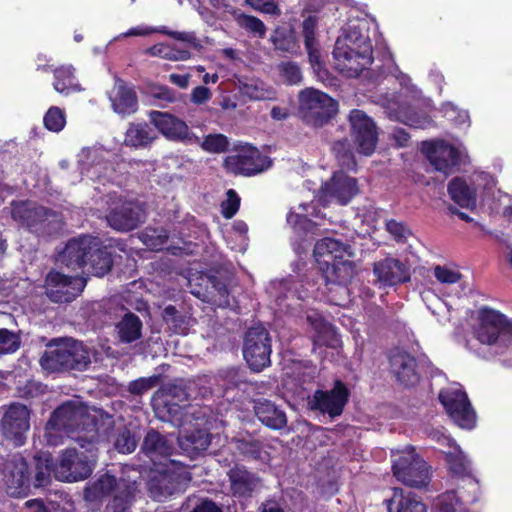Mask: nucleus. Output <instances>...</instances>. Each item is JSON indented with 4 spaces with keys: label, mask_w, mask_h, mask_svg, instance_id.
Segmentation results:
<instances>
[{
    "label": "nucleus",
    "mask_w": 512,
    "mask_h": 512,
    "mask_svg": "<svg viewBox=\"0 0 512 512\" xmlns=\"http://www.w3.org/2000/svg\"><path fill=\"white\" fill-rule=\"evenodd\" d=\"M143 217V210L137 203L123 202L109 209L106 221L115 231L130 232L140 226Z\"/></svg>",
    "instance_id": "nucleus-21"
},
{
    "label": "nucleus",
    "mask_w": 512,
    "mask_h": 512,
    "mask_svg": "<svg viewBox=\"0 0 512 512\" xmlns=\"http://www.w3.org/2000/svg\"><path fill=\"white\" fill-rule=\"evenodd\" d=\"M434 276L439 282L446 284H454L461 279V274L459 272L444 266H436L434 269Z\"/></svg>",
    "instance_id": "nucleus-54"
},
{
    "label": "nucleus",
    "mask_w": 512,
    "mask_h": 512,
    "mask_svg": "<svg viewBox=\"0 0 512 512\" xmlns=\"http://www.w3.org/2000/svg\"><path fill=\"white\" fill-rule=\"evenodd\" d=\"M190 512H223L222 508L209 498H202Z\"/></svg>",
    "instance_id": "nucleus-61"
},
{
    "label": "nucleus",
    "mask_w": 512,
    "mask_h": 512,
    "mask_svg": "<svg viewBox=\"0 0 512 512\" xmlns=\"http://www.w3.org/2000/svg\"><path fill=\"white\" fill-rule=\"evenodd\" d=\"M190 480L189 473L185 471H167L161 474L158 480L161 495L168 496L184 491Z\"/></svg>",
    "instance_id": "nucleus-40"
},
{
    "label": "nucleus",
    "mask_w": 512,
    "mask_h": 512,
    "mask_svg": "<svg viewBox=\"0 0 512 512\" xmlns=\"http://www.w3.org/2000/svg\"><path fill=\"white\" fill-rule=\"evenodd\" d=\"M91 245V235H80L70 239L59 254V262L71 270L83 269L87 265L89 251L93 248Z\"/></svg>",
    "instance_id": "nucleus-23"
},
{
    "label": "nucleus",
    "mask_w": 512,
    "mask_h": 512,
    "mask_svg": "<svg viewBox=\"0 0 512 512\" xmlns=\"http://www.w3.org/2000/svg\"><path fill=\"white\" fill-rule=\"evenodd\" d=\"M43 122L49 131L60 132L66 123L65 114L59 107L52 106L45 113Z\"/></svg>",
    "instance_id": "nucleus-49"
},
{
    "label": "nucleus",
    "mask_w": 512,
    "mask_h": 512,
    "mask_svg": "<svg viewBox=\"0 0 512 512\" xmlns=\"http://www.w3.org/2000/svg\"><path fill=\"white\" fill-rule=\"evenodd\" d=\"M93 471L91 462L86 456L80 455L75 448L66 449L56 465L53 462L52 472L60 481L77 482L88 478Z\"/></svg>",
    "instance_id": "nucleus-15"
},
{
    "label": "nucleus",
    "mask_w": 512,
    "mask_h": 512,
    "mask_svg": "<svg viewBox=\"0 0 512 512\" xmlns=\"http://www.w3.org/2000/svg\"><path fill=\"white\" fill-rule=\"evenodd\" d=\"M151 96L166 103H174L177 100L176 91L163 85L153 87Z\"/></svg>",
    "instance_id": "nucleus-55"
},
{
    "label": "nucleus",
    "mask_w": 512,
    "mask_h": 512,
    "mask_svg": "<svg viewBox=\"0 0 512 512\" xmlns=\"http://www.w3.org/2000/svg\"><path fill=\"white\" fill-rule=\"evenodd\" d=\"M448 193L450 198L462 208L473 209L476 206V190L463 178H453L448 184Z\"/></svg>",
    "instance_id": "nucleus-37"
},
{
    "label": "nucleus",
    "mask_w": 512,
    "mask_h": 512,
    "mask_svg": "<svg viewBox=\"0 0 512 512\" xmlns=\"http://www.w3.org/2000/svg\"><path fill=\"white\" fill-rule=\"evenodd\" d=\"M21 346V337L18 333L7 328H0V356L13 354Z\"/></svg>",
    "instance_id": "nucleus-46"
},
{
    "label": "nucleus",
    "mask_w": 512,
    "mask_h": 512,
    "mask_svg": "<svg viewBox=\"0 0 512 512\" xmlns=\"http://www.w3.org/2000/svg\"><path fill=\"white\" fill-rule=\"evenodd\" d=\"M136 498L135 482L120 480V486L113 493L105 507V512H132V506Z\"/></svg>",
    "instance_id": "nucleus-34"
},
{
    "label": "nucleus",
    "mask_w": 512,
    "mask_h": 512,
    "mask_svg": "<svg viewBox=\"0 0 512 512\" xmlns=\"http://www.w3.org/2000/svg\"><path fill=\"white\" fill-rule=\"evenodd\" d=\"M303 37H304V45L309 46L312 41H316L315 38V28H316V20L314 17L309 16L303 21Z\"/></svg>",
    "instance_id": "nucleus-57"
},
{
    "label": "nucleus",
    "mask_w": 512,
    "mask_h": 512,
    "mask_svg": "<svg viewBox=\"0 0 512 512\" xmlns=\"http://www.w3.org/2000/svg\"><path fill=\"white\" fill-rule=\"evenodd\" d=\"M237 453L245 460L266 462L270 459V454L266 451L262 440L251 435L233 438Z\"/></svg>",
    "instance_id": "nucleus-32"
},
{
    "label": "nucleus",
    "mask_w": 512,
    "mask_h": 512,
    "mask_svg": "<svg viewBox=\"0 0 512 512\" xmlns=\"http://www.w3.org/2000/svg\"><path fill=\"white\" fill-rule=\"evenodd\" d=\"M354 144L355 143L347 137L333 142L331 151L337 161L338 166L340 167V170L347 172L357 171Z\"/></svg>",
    "instance_id": "nucleus-36"
},
{
    "label": "nucleus",
    "mask_w": 512,
    "mask_h": 512,
    "mask_svg": "<svg viewBox=\"0 0 512 512\" xmlns=\"http://www.w3.org/2000/svg\"><path fill=\"white\" fill-rule=\"evenodd\" d=\"M438 399L451 419L462 428L475 426L476 415L467 394L461 390H441Z\"/></svg>",
    "instance_id": "nucleus-14"
},
{
    "label": "nucleus",
    "mask_w": 512,
    "mask_h": 512,
    "mask_svg": "<svg viewBox=\"0 0 512 512\" xmlns=\"http://www.w3.org/2000/svg\"><path fill=\"white\" fill-rule=\"evenodd\" d=\"M308 53L309 61L314 69L320 70L322 67L321 54L316 45V41H312L309 46H305Z\"/></svg>",
    "instance_id": "nucleus-62"
},
{
    "label": "nucleus",
    "mask_w": 512,
    "mask_h": 512,
    "mask_svg": "<svg viewBox=\"0 0 512 512\" xmlns=\"http://www.w3.org/2000/svg\"><path fill=\"white\" fill-rule=\"evenodd\" d=\"M156 138V134L147 123H130L125 133L124 143L128 147L146 148L150 146Z\"/></svg>",
    "instance_id": "nucleus-38"
},
{
    "label": "nucleus",
    "mask_w": 512,
    "mask_h": 512,
    "mask_svg": "<svg viewBox=\"0 0 512 512\" xmlns=\"http://www.w3.org/2000/svg\"><path fill=\"white\" fill-rule=\"evenodd\" d=\"M479 340L489 345L495 344L500 337L512 336V322L497 310L482 307L479 310Z\"/></svg>",
    "instance_id": "nucleus-17"
},
{
    "label": "nucleus",
    "mask_w": 512,
    "mask_h": 512,
    "mask_svg": "<svg viewBox=\"0 0 512 512\" xmlns=\"http://www.w3.org/2000/svg\"><path fill=\"white\" fill-rule=\"evenodd\" d=\"M202 280L206 281L203 301L222 308L230 305V292L228 290L227 281L223 279V277L210 274L206 275Z\"/></svg>",
    "instance_id": "nucleus-31"
},
{
    "label": "nucleus",
    "mask_w": 512,
    "mask_h": 512,
    "mask_svg": "<svg viewBox=\"0 0 512 512\" xmlns=\"http://www.w3.org/2000/svg\"><path fill=\"white\" fill-rule=\"evenodd\" d=\"M445 460L453 476L462 479L467 478L473 486L477 484L471 473L470 462L460 449L447 453Z\"/></svg>",
    "instance_id": "nucleus-41"
},
{
    "label": "nucleus",
    "mask_w": 512,
    "mask_h": 512,
    "mask_svg": "<svg viewBox=\"0 0 512 512\" xmlns=\"http://www.w3.org/2000/svg\"><path fill=\"white\" fill-rule=\"evenodd\" d=\"M142 321L133 312H127L116 324V329L120 342L130 344L142 336Z\"/></svg>",
    "instance_id": "nucleus-39"
},
{
    "label": "nucleus",
    "mask_w": 512,
    "mask_h": 512,
    "mask_svg": "<svg viewBox=\"0 0 512 512\" xmlns=\"http://www.w3.org/2000/svg\"><path fill=\"white\" fill-rule=\"evenodd\" d=\"M392 471L397 480L406 486L422 488L430 482L429 466L414 447L407 448L397 456Z\"/></svg>",
    "instance_id": "nucleus-8"
},
{
    "label": "nucleus",
    "mask_w": 512,
    "mask_h": 512,
    "mask_svg": "<svg viewBox=\"0 0 512 512\" xmlns=\"http://www.w3.org/2000/svg\"><path fill=\"white\" fill-rule=\"evenodd\" d=\"M92 246L93 248L89 251L87 265L90 266L91 273L94 276L103 277L112 270L114 248L125 252L127 245L121 239L114 240V244L104 245L98 237L93 236Z\"/></svg>",
    "instance_id": "nucleus-20"
},
{
    "label": "nucleus",
    "mask_w": 512,
    "mask_h": 512,
    "mask_svg": "<svg viewBox=\"0 0 512 512\" xmlns=\"http://www.w3.org/2000/svg\"><path fill=\"white\" fill-rule=\"evenodd\" d=\"M271 337L262 326L251 327L244 337L243 356L248 366L255 372H260L271 363Z\"/></svg>",
    "instance_id": "nucleus-9"
},
{
    "label": "nucleus",
    "mask_w": 512,
    "mask_h": 512,
    "mask_svg": "<svg viewBox=\"0 0 512 512\" xmlns=\"http://www.w3.org/2000/svg\"><path fill=\"white\" fill-rule=\"evenodd\" d=\"M254 413L257 419L271 430H282L287 425V416L283 409L268 399L254 400Z\"/></svg>",
    "instance_id": "nucleus-28"
},
{
    "label": "nucleus",
    "mask_w": 512,
    "mask_h": 512,
    "mask_svg": "<svg viewBox=\"0 0 512 512\" xmlns=\"http://www.w3.org/2000/svg\"><path fill=\"white\" fill-rule=\"evenodd\" d=\"M455 496V492H448L439 499V510L438 512H456L453 504L446 502V499H452Z\"/></svg>",
    "instance_id": "nucleus-64"
},
{
    "label": "nucleus",
    "mask_w": 512,
    "mask_h": 512,
    "mask_svg": "<svg viewBox=\"0 0 512 512\" xmlns=\"http://www.w3.org/2000/svg\"><path fill=\"white\" fill-rule=\"evenodd\" d=\"M53 75V87L58 93L68 95L71 91L75 89L74 70L71 67H58L54 69Z\"/></svg>",
    "instance_id": "nucleus-43"
},
{
    "label": "nucleus",
    "mask_w": 512,
    "mask_h": 512,
    "mask_svg": "<svg viewBox=\"0 0 512 512\" xmlns=\"http://www.w3.org/2000/svg\"><path fill=\"white\" fill-rule=\"evenodd\" d=\"M349 123L353 142L357 144V152L365 156L374 153L378 142L376 125L364 111L353 109L349 114Z\"/></svg>",
    "instance_id": "nucleus-13"
},
{
    "label": "nucleus",
    "mask_w": 512,
    "mask_h": 512,
    "mask_svg": "<svg viewBox=\"0 0 512 512\" xmlns=\"http://www.w3.org/2000/svg\"><path fill=\"white\" fill-rule=\"evenodd\" d=\"M218 377L223 382L225 390L240 388L241 385L247 383L245 372L237 367L221 369Z\"/></svg>",
    "instance_id": "nucleus-44"
},
{
    "label": "nucleus",
    "mask_w": 512,
    "mask_h": 512,
    "mask_svg": "<svg viewBox=\"0 0 512 512\" xmlns=\"http://www.w3.org/2000/svg\"><path fill=\"white\" fill-rule=\"evenodd\" d=\"M120 486V480L106 472L99 475L93 482L87 484L84 489V498L86 501H101L112 493L116 492Z\"/></svg>",
    "instance_id": "nucleus-33"
},
{
    "label": "nucleus",
    "mask_w": 512,
    "mask_h": 512,
    "mask_svg": "<svg viewBox=\"0 0 512 512\" xmlns=\"http://www.w3.org/2000/svg\"><path fill=\"white\" fill-rule=\"evenodd\" d=\"M350 391L345 383L336 380L329 391L317 389L310 401L311 409L322 414H328L331 418L340 416L349 401Z\"/></svg>",
    "instance_id": "nucleus-16"
},
{
    "label": "nucleus",
    "mask_w": 512,
    "mask_h": 512,
    "mask_svg": "<svg viewBox=\"0 0 512 512\" xmlns=\"http://www.w3.org/2000/svg\"><path fill=\"white\" fill-rule=\"evenodd\" d=\"M137 439L128 428H119L115 435L114 448L122 454H130L137 447Z\"/></svg>",
    "instance_id": "nucleus-45"
},
{
    "label": "nucleus",
    "mask_w": 512,
    "mask_h": 512,
    "mask_svg": "<svg viewBox=\"0 0 512 512\" xmlns=\"http://www.w3.org/2000/svg\"><path fill=\"white\" fill-rule=\"evenodd\" d=\"M142 452L152 461L158 458H169L173 454V444L160 432L149 429L144 437Z\"/></svg>",
    "instance_id": "nucleus-30"
},
{
    "label": "nucleus",
    "mask_w": 512,
    "mask_h": 512,
    "mask_svg": "<svg viewBox=\"0 0 512 512\" xmlns=\"http://www.w3.org/2000/svg\"><path fill=\"white\" fill-rule=\"evenodd\" d=\"M10 214L20 227L38 237L54 236L64 225L60 212L29 199L11 201Z\"/></svg>",
    "instance_id": "nucleus-5"
},
{
    "label": "nucleus",
    "mask_w": 512,
    "mask_h": 512,
    "mask_svg": "<svg viewBox=\"0 0 512 512\" xmlns=\"http://www.w3.org/2000/svg\"><path fill=\"white\" fill-rule=\"evenodd\" d=\"M335 66L348 78H357L373 62L370 24L366 18L349 19L333 50Z\"/></svg>",
    "instance_id": "nucleus-2"
},
{
    "label": "nucleus",
    "mask_w": 512,
    "mask_h": 512,
    "mask_svg": "<svg viewBox=\"0 0 512 512\" xmlns=\"http://www.w3.org/2000/svg\"><path fill=\"white\" fill-rule=\"evenodd\" d=\"M279 76L289 85L299 84L302 80V72L295 62H281L277 66Z\"/></svg>",
    "instance_id": "nucleus-48"
},
{
    "label": "nucleus",
    "mask_w": 512,
    "mask_h": 512,
    "mask_svg": "<svg viewBox=\"0 0 512 512\" xmlns=\"http://www.w3.org/2000/svg\"><path fill=\"white\" fill-rule=\"evenodd\" d=\"M392 496L384 500L388 512H427L426 505L412 492L393 488Z\"/></svg>",
    "instance_id": "nucleus-29"
},
{
    "label": "nucleus",
    "mask_w": 512,
    "mask_h": 512,
    "mask_svg": "<svg viewBox=\"0 0 512 512\" xmlns=\"http://www.w3.org/2000/svg\"><path fill=\"white\" fill-rule=\"evenodd\" d=\"M30 409L19 402L8 405L1 418V428L6 439L15 446H22L30 429Z\"/></svg>",
    "instance_id": "nucleus-12"
},
{
    "label": "nucleus",
    "mask_w": 512,
    "mask_h": 512,
    "mask_svg": "<svg viewBox=\"0 0 512 512\" xmlns=\"http://www.w3.org/2000/svg\"><path fill=\"white\" fill-rule=\"evenodd\" d=\"M230 491L233 497L239 500H247L260 486V477L249 471L245 466L235 465L228 473Z\"/></svg>",
    "instance_id": "nucleus-25"
},
{
    "label": "nucleus",
    "mask_w": 512,
    "mask_h": 512,
    "mask_svg": "<svg viewBox=\"0 0 512 512\" xmlns=\"http://www.w3.org/2000/svg\"><path fill=\"white\" fill-rule=\"evenodd\" d=\"M240 27L252 33L255 37L264 38L266 34V26L264 22L256 16L241 14L237 18Z\"/></svg>",
    "instance_id": "nucleus-47"
},
{
    "label": "nucleus",
    "mask_w": 512,
    "mask_h": 512,
    "mask_svg": "<svg viewBox=\"0 0 512 512\" xmlns=\"http://www.w3.org/2000/svg\"><path fill=\"white\" fill-rule=\"evenodd\" d=\"M273 44L276 50L283 52H292L296 47V42L291 36H279L273 39Z\"/></svg>",
    "instance_id": "nucleus-60"
},
{
    "label": "nucleus",
    "mask_w": 512,
    "mask_h": 512,
    "mask_svg": "<svg viewBox=\"0 0 512 512\" xmlns=\"http://www.w3.org/2000/svg\"><path fill=\"white\" fill-rule=\"evenodd\" d=\"M247 4L264 13L274 14L278 6L273 0H246Z\"/></svg>",
    "instance_id": "nucleus-58"
},
{
    "label": "nucleus",
    "mask_w": 512,
    "mask_h": 512,
    "mask_svg": "<svg viewBox=\"0 0 512 512\" xmlns=\"http://www.w3.org/2000/svg\"><path fill=\"white\" fill-rule=\"evenodd\" d=\"M212 93L209 88L205 86H197L191 92V102L196 105H201L209 101Z\"/></svg>",
    "instance_id": "nucleus-59"
},
{
    "label": "nucleus",
    "mask_w": 512,
    "mask_h": 512,
    "mask_svg": "<svg viewBox=\"0 0 512 512\" xmlns=\"http://www.w3.org/2000/svg\"><path fill=\"white\" fill-rule=\"evenodd\" d=\"M45 436L51 445H58L63 437L70 438L95 457L99 441L98 420L82 403L69 400L51 413L45 425Z\"/></svg>",
    "instance_id": "nucleus-1"
},
{
    "label": "nucleus",
    "mask_w": 512,
    "mask_h": 512,
    "mask_svg": "<svg viewBox=\"0 0 512 512\" xmlns=\"http://www.w3.org/2000/svg\"><path fill=\"white\" fill-rule=\"evenodd\" d=\"M287 222L290 226H292L295 230L299 231H309L313 222L308 218L307 215L289 212L287 215Z\"/></svg>",
    "instance_id": "nucleus-53"
},
{
    "label": "nucleus",
    "mask_w": 512,
    "mask_h": 512,
    "mask_svg": "<svg viewBox=\"0 0 512 512\" xmlns=\"http://www.w3.org/2000/svg\"><path fill=\"white\" fill-rule=\"evenodd\" d=\"M338 112V103L328 94L310 88L299 94V114L303 122L319 128L327 124Z\"/></svg>",
    "instance_id": "nucleus-7"
},
{
    "label": "nucleus",
    "mask_w": 512,
    "mask_h": 512,
    "mask_svg": "<svg viewBox=\"0 0 512 512\" xmlns=\"http://www.w3.org/2000/svg\"><path fill=\"white\" fill-rule=\"evenodd\" d=\"M150 122L168 140H190V129L185 121L168 112L153 110L149 113Z\"/></svg>",
    "instance_id": "nucleus-24"
},
{
    "label": "nucleus",
    "mask_w": 512,
    "mask_h": 512,
    "mask_svg": "<svg viewBox=\"0 0 512 512\" xmlns=\"http://www.w3.org/2000/svg\"><path fill=\"white\" fill-rule=\"evenodd\" d=\"M348 249L349 245L330 237L322 238L315 243L313 254L327 284H342L346 281V276L342 272L351 269V262L343 259Z\"/></svg>",
    "instance_id": "nucleus-6"
},
{
    "label": "nucleus",
    "mask_w": 512,
    "mask_h": 512,
    "mask_svg": "<svg viewBox=\"0 0 512 512\" xmlns=\"http://www.w3.org/2000/svg\"><path fill=\"white\" fill-rule=\"evenodd\" d=\"M158 382V375H153L150 377H141L131 381L128 384V391L132 395L140 396L154 388L158 384Z\"/></svg>",
    "instance_id": "nucleus-51"
},
{
    "label": "nucleus",
    "mask_w": 512,
    "mask_h": 512,
    "mask_svg": "<svg viewBox=\"0 0 512 512\" xmlns=\"http://www.w3.org/2000/svg\"><path fill=\"white\" fill-rule=\"evenodd\" d=\"M390 371L396 380L405 387H413L420 380L417 371V361L414 356L400 349L389 355Z\"/></svg>",
    "instance_id": "nucleus-22"
},
{
    "label": "nucleus",
    "mask_w": 512,
    "mask_h": 512,
    "mask_svg": "<svg viewBox=\"0 0 512 512\" xmlns=\"http://www.w3.org/2000/svg\"><path fill=\"white\" fill-rule=\"evenodd\" d=\"M308 320L311 321V324L313 325L314 329L319 333L323 335H331L333 334V326L326 322L323 319H316L315 321H312L311 317H308Z\"/></svg>",
    "instance_id": "nucleus-63"
},
{
    "label": "nucleus",
    "mask_w": 512,
    "mask_h": 512,
    "mask_svg": "<svg viewBox=\"0 0 512 512\" xmlns=\"http://www.w3.org/2000/svg\"><path fill=\"white\" fill-rule=\"evenodd\" d=\"M387 231L393 235L396 241H404L409 234V230L402 222H398L394 219H390L386 222Z\"/></svg>",
    "instance_id": "nucleus-56"
},
{
    "label": "nucleus",
    "mask_w": 512,
    "mask_h": 512,
    "mask_svg": "<svg viewBox=\"0 0 512 512\" xmlns=\"http://www.w3.org/2000/svg\"><path fill=\"white\" fill-rule=\"evenodd\" d=\"M377 280L385 286H394L410 280L409 267L394 258H385L374 264Z\"/></svg>",
    "instance_id": "nucleus-26"
},
{
    "label": "nucleus",
    "mask_w": 512,
    "mask_h": 512,
    "mask_svg": "<svg viewBox=\"0 0 512 512\" xmlns=\"http://www.w3.org/2000/svg\"><path fill=\"white\" fill-rule=\"evenodd\" d=\"M201 148L209 153H223L228 150L229 141L223 134H209L204 137Z\"/></svg>",
    "instance_id": "nucleus-50"
},
{
    "label": "nucleus",
    "mask_w": 512,
    "mask_h": 512,
    "mask_svg": "<svg viewBox=\"0 0 512 512\" xmlns=\"http://www.w3.org/2000/svg\"><path fill=\"white\" fill-rule=\"evenodd\" d=\"M347 171L339 170L333 173L330 180L322 184L320 193L321 200L326 202L335 201L340 205L348 204L358 193L356 178L346 174Z\"/></svg>",
    "instance_id": "nucleus-19"
},
{
    "label": "nucleus",
    "mask_w": 512,
    "mask_h": 512,
    "mask_svg": "<svg viewBox=\"0 0 512 512\" xmlns=\"http://www.w3.org/2000/svg\"><path fill=\"white\" fill-rule=\"evenodd\" d=\"M422 151L435 170L446 176L452 174L460 164L459 150L444 140L425 141L422 144Z\"/></svg>",
    "instance_id": "nucleus-18"
},
{
    "label": "nucleus",
    "mask_w": 512,
    "mask_h": 512,
    "mask_svg": "<svg viewBox=\"0 0 512 512\" xmlns=\"http://www.w3.org/2000/svg\"><path fill=\"white\" fill-rule=\"evenodd\" d=\"M86 286V280L79 276L65 275L57 270L47 273L44 280L45 294L55 303H70Z\"/></svg>",
    "instance_id": "nucleus-11"
},
{
    "label": "nucleus",
    "mask_w": 512,
    "mask_h": 512,
    "mask_svg": "<svg viewBox=\"0 0 512 512\" xmlns=\"http://www.w3.org/2000/svg\"><path fill=\"white\" fill-rule=\"evenodd\" d=\"M240 197L234 189H229L227 191V198L221 204V213L224 218L231 219L233 218L239 210L240 207Z\"/></svg>",
    "instance_id": "nucleus-52"
},
{
    "label": "nucleus",
    "mask_w": 512,
    "mask_h": 512,
    "mask_svg": "<svg viewBox=\"0 0 512 512\" xmlns=\"http://www.w3.org/2000/svg\"><path fill=\"white\" fill-rule=\"evenodd\" d=\"M53 456L49 452H40L33 457L30 465L21 455L13 456L4 466L6 493L14 498H24L34 488L46 487L51 482Z\"/></svg>",
    "instance_id": "nucleus-3"
},
{
    "label": "nucleus",
    "mask_w": 512,
    "mask_h": 512,
    "mask_svg": "<svg viewBox=\"0 0 512 512\" xmlns=\"http://www.w3.org/2000/svg\"><path fill=\"white\" fill-rule=\"evenodd\" d=\"M110 101L113 110L122 116L131 115L138 109V98L134 88L120 78L115 80Z\"/></svg>",
    "instance_id": "nucleus-27"
},
{
    "label": "nucleus",
    "mask_w": 512,
    "mask_h": 512,
    "mask_svg": "<svg viewBox=\"0 0 512 512\" xmlns=\"http://www.w3.org/2000/svg\"><path fill=\"white\" fill-rule=\"evenodd\" d=\"M211 439L212 435L207 430L195 429L180 437L179 445L190 458H196L208 449Z\"/></svg>",
    "instance_id": "nucleus-35"
},
{
    "label": "nucleus",
    "mask_w": 512,
    "mask_h": 512,
    "mask_svg": "<svg viewBox=\"0 0 512 512\" xmlns=\"http://www.w3.org/2000/svg\"><path fill=\"white\" fill-rule=\"evenodd\" d=\"M162 318L172 333L179 335L187 334L189 330L188 319L175 306L167 305L162 312Z\"/></svg>",
    "instance_id": "nucleus-42"
},
{
    "label": "nucleus",
    "mask_w": 512,
    "mask_h": 512,
    "mask_svg": "<svg viewBox=\"0 0 512 512\" xmlns=\"http://www.w3.org/2000/svg\"><path fill=\"white\" fill-rule=\"evenodd\" d=\"M41 368L49 373L85 371L91 364L90 353L82 341L72 337L51 339L39 359Z\"/></svg>",
    "instance_id": "nucleus-4"
},
{
    "label": "nucleus",
    "mask_w": 512,
    "mask_h": 512,
    "mask_svg": "<svg viewBox=\"0 0 512 512\" xmlns=\"http://www.w3.org/2000/svg\"><path fill=\"white\" fill-rule=\"evenodd\" d=\"M271 165L272 160L250 144L240 146L234 155L227 156L224 160V167L228 172L246 177L262 173Z\"/></svg>",
    "instance_id": "nucleus-10"
}]
</instances>
